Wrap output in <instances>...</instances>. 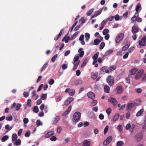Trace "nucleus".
Returning <instances> with one entry per match:
<instances>
[{"instance_id":"nucleus-16","label":"nucleus","mask_w":146,"mask_h":146,"mask_svg":"<svg viewBox=\"0 0 146 146\" xmlns=\"http://www.w3.org/2000/svg\"><path fill=\"white\" fill-rule=\"evenodd\" d=\"M74 98L72 97H69L67 100H66L64 104L66 106L68 105L71 102L74 100Z\"/></svg>"},{"instance_id":"nucleus-2","label":"nucleus","mask_w":146,"mask_h":146,"mask_svg":"<svg viewBox=\"0 0 146 146\" xmlns=\"http://www.w3.org/2000/svg\"><path fill=\"white\" fill-rule=\"evenodd\" d=\"M140 100H137L135 101L134 103H129L127 104V109L128 110H131L134 106V105L137 106L139 104Z\"/></svg>"},{"instance_id":"nucleus-32","label":"nucleus","mask_w":146,"mask_h":146,"mask_svg":"<svg viewBox=\"0 0 146 146\" xmlns=\"http://www.w3.org/2000/svg\"><path fill=\"white\" fill-rule=\"evenodd\" d=\"M110 87L106 85L104 86V91L108 93L109 92Z\"/></svg>"},{"instance_id":"nucleus-47","label":"nucleus","mask_w":146,"mask_h":146,"mask_svg":"<svg viewBox=\"0 0 146 146\" xmlns=\"http://www.w3.org/2000/svg\"><path fill=\"white\" fill-rule=\"evenodd\" d=\"M105 43L104 42H102L100 45V49H102L105 46Z\"/></svg>"},{"instance_id":"nucleus-61","label":"nucleus","mask_w":146,"mask_h":146,"mask_svg":"<svg viewBox=\"0 0 146 146\" xmlns=\"http://www.w3.org/2000/svg\"><path fill=\"white\" fill-rule=\"evenodd\" d=\"M6 119L9 121H11L12 120V117L11 115L8 116L6 117Z\"/></svg>"},{"instance_id":"nucleus-5","label":"nucleus","mask_w":146,"mask_h":146,"mask_svg":"<svg viewBox=\"0 0 146 146\" xmlns=\"http://www.w3.org/2000/svg\"><path fill=\"white\" fill-rule=\"evenodd\" d=\"M106 81L110 86H112L114 84V79L111 76H109L106 79Z\"/></svg>"},{"instance_id":"nucleus-56","label":"nucleus","mask_w":146,"mask_h":146,"mask_svg":"<svg viewBox=\"0 0 146 146\" xmlns=\"http://www.w3.org/2000/svg\"><path fill=\"white\" fill-rule=\"evenodd\" d=\"M100 41L98 39H96L94 40V42L96 45H98L99 44Z\"/></svg>"},{"instance_id":"nucleus-9","label":"nucleus","mask_w":146,"mask_h":146,"mask_svg":"<svg viewBox=\"0 0 146 146\" xmlns=\"http://www.w3.org/2000/svg\"><path fill=\"white\" fill-rule=\"evenodd\" d=\"M124 34L121 33L118 35L116 38L115 41L116 43H118L121 41L123 38Z\"/></svg>"},{"instance_id":"nucleus-35","label":"nucleus","mask_w":146,"mask_h":146,"mask_svg":"<svg viewBox=\"0 0 146 146\" xmlns=\"http://www.w3.org/2000/svg\"><path fill=\"white\" fill-rule=\"evenodd\" d=\"M94 10V9L92 8L90 9L86 13L87 16H90L92 14V13L93 11Z\"/></svg>"},{"instance_id":"nucleus-6","label":"nucleus","mask_w":146,"mask_h":146,"mask_svg":"<svg viewBox=\"0 0 146 146\" xmlns=\"http://www.w3.org/2000/svg\"><path fill=\"white\" fill-rule=\"evenodd\" d=\"M144 72V70L143 69H141L138 71L135 76V79L137 80L139 79L141 77Z\"/></svg>"},{"instance_id":"nucleus-59","label":"nucleus","mask_w":146,"mask_h":146,"mask_svg":"<svg viewBox=\"0 0 146 146\" xmlns=\"http://www.w3.org/2000/svg\"><path fill=\"white\" fill-rule=\"evenodd\" d=\"M107 22V21L106 19L104 20L101 23V26L104 27V25L106 24Z\"/></svg>"},{"instance_id":"nucleus-44","label":"nucleus","mask_w":146,"mask_h":146,"mask_svg":"<svg viewBox=\"0 0 146 146\" xmlns=\"http://www.w3.org/2000/svg\"><path fill=\"white\" fill-rule=\"evenodd\" d=\"M33 111L35 113H37L38 112L39 109L38 107L35 106L33 109Z\"/></svg>"},{"instance_id":"nucleus-14","label":"nucleus","mask_w":146,"mask_h":146,"mask_svg":"<svg viewBox=\"0 0 146 146\" xmlns=\"http://www.w3.org/2000/svg\"><path fill=\"white\" fill-rule=\"evenodd\" d=\"M31 97L35 100H36L38 97V96L36 94L35 91H33L31 93Z\"/></svg>"},{"instance_id":"nucleus-45","label":"nucleus","mask_w":146,"mask_h":146,"mask_svg":"<svg viewBox=\"0 0 146 146\" xmlns=\"http://www.w3.org/2000/svg\"><path fill=\"white\" fill-rule=\"evenodd\" d=\"M48 62H47L46 63H45L44 65L43 66H42V68H41V71H40V72H42V71L44 70L45 69V68L47 67V66H48Z\"/></svg>"},{"instance_id":"nucleus-40","label":"nucleus","mask_w":146,"mask_h":146,"mask_svg":"<svg viewBox=\"0 0 146 146\" xmlns=\"http://www.w3.org/2000/svg\"><path fill=\"white\" fill-rule=\"evenodd\" d=\"M114 19V16H111L110 17H109L106 19V20L108 22V21H112Z\"/></svg>"},{"instance_id":"nucleus-43","label":"nucleus","mask_w":146,"mask_h":146,"mask_svg":"<svg viewBox=\"0 0 146 146\" xmlns=\"http://www.w3.org/2000/svg\"><path fill=\"white\" fill-rule=\"evenodd\" d=\"M141 81L144 82H146V72L144 73L141 78Z\"/></svg>"},{"instance_id":"nucleus-8","label":"nucleus","mask_w":146,"mask_h":146,"mask_svg":"<svg viewBox=\"0 0 146 146\" xmlns=\"http://www.w3.org/2000/svg\"><path fill=\"white\" fill-rule=\"evenodd\" d=\"M139 31V29L138 27L136 24H135L132 28L131 32L133 34H135Z\"/></svg>"},{"instance_id":"nucleus-37","label":"nucleus","mask_w":146,"mask_h":146,"mask_svg":"<svg viewBox=\"0 0 146 146\" xmlns=\"http://www.w3.org/2000/svg\"><path fill=\"white\" fill-rule=\"evenodd\" d=\"M47 97V94H42L40 97V98L42 100H45Z\"/></svg>"},{"instance_id":"nucleus-41","label":"nucleus","mask_w":146,"mask_h":146,"mask_svg":"<svg viewBox=\"0 0 146 146\" xmlns=\"http://www.w3.org/2000/svg\"><path fill=\"white\" fill-rule=\"evenodd\" d=\"M114 18L116 21H118L120 19V17L119 15H116L114 16ZM121 19L122 17H121L120 20H121Z\"/></svg>"},{"instance_id":"nucleus-46","label":"nucleus","mask_w":146,"mask_h":146,"mask_svg":"<svg viewBox=\"0 0 146 146\" xmlns=\"http://www.w3.org/2000/svg\"><path fill=\"white\" fill-rule=\"evenodd\" d=\"M57 54H56L52 58L51 60L53 62H55V60L57 57Z\"/></svg>"},{"instance_id":"nucleus-62","label":"nucleus","mask_w":146,"mask_h":146,"mask_svg":"<svg viewBox=\"0 0 146 146\" xmlns=\"http://www.w3.org/2000/svg\"><path fill=\"white\" fill-rule=\"evenodd\" d=\"M116 68V66L115 65H113L111 66L110 68L109 69L110 70H114Z\"/></svg>"},{"instance_id":"nucleus-50","label":"nucleus","mask_w":146,"mask_h":146,"mask_svg":"<svg viewBox=\"0 0 146 146\" xmlns=\"http://www.w3.org/2000/svg\"><path fill=\"white\" fill-rule=\"evenodd\" d=\"M31 99H29L27 100V106L29 107H31Z\"/></svg>"},{"instance_id":"nucleus-3","label":"nucleus","mask_w":146,"mask_h":146,"mask_svg":"<svg viewBox=\"0 0 146 146\" xmlns=\"http://www.w3.org/2000/svg\"><path fill=\"white\" fill-rule=\"evenodd\" d=\"M80 63V61L78 60V56L74 57V59L73 64L74 66L73 68V70H75L77 68Z\"/></svg>"},{"instance_id":"nucleus-21","label":"nucleus","mask_w":146,"mask_h":146,"mask_svg":"<svg viewBox=\"0 0 146 146\" xmlns=\"http://www.w3.org/2000/svg\"><path fill=\"white\" fill-rule=\"evenodd\" d=\"M102 12V10L100 9L95 12V13L92 16L91 18L95 17L99 15Z\"/></svg>"},{"instance_id":"nucleus-51","label":"nucleus","mask_w":146,"mask_h":146,"mask_svg":"<svg viewBox=\"0 0 146 146\" xmlns=\"http://www.w3.org/2000/svg\"><path fill=\"white\" fill-rule=\"evenodd\" d=\"M97 102L96 100H94L91 103V105L92 106H94L97 104Z\"/></svg>"},{"instance_id":"nucleus-63","label":"nucleus","mask_w":146,"mask_h":146,"mask_svg":"<svg viewBox=\"0 0 146 146\" xmlns=\"http://www.w3.org/2000/svg\"><path fill=\"white\" fill-rule=\"evenodd\" d=\"M62 130V128L60 126H58L57 128V131L58 133H60L61 132Z\"/></svg>"},{"instance_id":"nucleus-22","label":"nucleus","mask_w":146,"mask_h":146,"mask_svg":"<svg viewBox=\"0 0 146 146\" xmlns=\"http://www.w3.org/2000/svg\"><path fill=\"white\" fill-rule=\"evenodd\" d=\"M13 143L14 145L18 146L21 144V141L20 139H18L16 141L12 142Z\"/></svg>"},{"instance_id":"nucleus-1","label":"nucleus","mask_w":146,"mask_h":146,"mask_svg":"<svg viewBox=\"0 0 146 146\" xmlns=\"http://www.w3.org/2000/svg\"><path fill=\"white\" fill-rule=\"evenodd\" d=\"M81 116V113L78 111L75 113L73 116V121L74 122L76 123L80 120Z\"/></svg>"},{"instance_id":"nucleus-18","label":"nucleus","mask_w":146,"mask_h":146,"mask_svg":"<svg viewBox=\"0 0 146 146\" xmlns=\"http://www.w3.org/2000/svg\"><path fill=\"white\" fill-rule=\"evenodd\" d=\"M60 116H58L54 117L52 120V124L54 125L56 124L60 119Z\"/></svg>"},{"instance_id":"nucleus-10","label":"nucleus","mask_w":146,"mask_h":146,"mask_svg":"<svg viewBox=\"0 0 146 146\" xmlns=\"http://www.w3.org/2000/svg\"><path fill=\"white\" fill-rule=\"evenodd\" d=\"M139 44L140 46H144L146 44V37L145 36L139 41Z\"/></svg>"},{"instance_id":"nucleus-38","label":"nucleus","mask_w":146,"mask_h":146,"mask_svg":"<svg viewBox=\"0 0 146 146\" xmlns=\"http://www.w3.org/2000/svg\"><path fill=\"white\" fill-rule=\"evenodd\" d=\"M124 144L123 142L120 141L117 142L116 144L117 146H121L123 145Z\"/></svg>"},{"instance_id":"nucleus-49","label":"nucleus","mask_w":146,"mask_h":146,"mask_svg":"<svg viewBox=\"0 0 146 146\" xmlns=\"http://www.w3.org/2000/svg\"><path fill=\"white\" fill-rule=\"evenodd\" d=\"M36 125L37 126H38L40 125H42V123L41 122L39 119L37 120L36 122Z\"/></svg>"},{"instance_id":"nucleus-55","label":"nucleus","mask_w":146,"mask_h":146,"mask_svg":"<svg viewBox=\"0 0 146 146\" xmlns=\"http://www.w3.org/2000/svg\"><path fill=\"white\" fill-rule=\"evenodd\" d=\"M111 109L110 108H109L106 110V112L108 115H109L111 111Z\"/></svg>"},{"instance_id":"nucleus-57","label":"nucleus","mask_w":146,"mask_h":146,"mask_svg":"<svg viewBox=\"0 0 146 146\" xmlns=\"http://www.w3.org/2000/svg\"><path fill=\"white\" fill-rule=\"evenodd\" d=\"M109 30L108 29H105L103 32V34L104 35H105L107 34L109 32Z\"/></svg>"},{"instance_id":"nucleus-54","label":"nucleus","mask_w":146,"mask_h":146,"mask_svg":"<svg viewBox=\"0 0 146 146\" xmlns=\"http://www.w3.org/2000/svg\"><path fill=\"white\" fill-rule=\"evenodd\" d=\"M21 105L19 104H17L16 106V110H19L20 108L21 107Z\"/></svg>"},{"instance_id":"nucleus-25","label":"nucleus","mask_w":146,"mask_h":146,"mask_svg":"<svg viewBox=\"0 0 146 146\" xmlns=\"http://www.w3.org/2000/svg\"><path fill=\"white\" fill-rule=\"evenodd\" d=\"M88 60L89 58H86L83 61V63L81 65V67H83L86 64V63L88 62Z\"/></svg>"},{"instance_id":"nucleus-13","label":"nucleus","mask_w":146,"mask_h":146,"mask_svg":"<svg viewBox=\"0 0 146 146\" xmlns=\"http://www.w3.org/2000/svg\"><path fill=\"white\" fill-rule=\"evenodd\" d=\"M109 102L114 106H115L117 103V102L115 98H111L108 99Z\"/></svg>"},{"instance_id":"nucleus-19","label":"nucleus","mask_w":146,"mask_h":146,"mask_svg":"<svg viewBox=\"0 0 146 146\" xmlns=\"http://www.w3.org/2000/svg\"><path fill=\"white\" fill-rule=\"evenodd\" d=\"M90 141L87 140L84 141L82 143V146H90Z\"/></svg>"},{"instance_id":"nucleus-60","label":"nucleus","mask_w":146,"mask_h":146,"mask_svg":"<svg viewBox=\"0 0 146 146\" xmlns=\"http://www.w3.org/2000/svg\"><path fill=\"white\" fill-rule=\"evenodd\" d=\"M54 80L51 79L49 81L48 83L50 85H52L54 83Z\"/></svg>"},{"instance_id":"nucleus-23","label":"nucleus","mask_w":146,"mask_h":146,"mask_svg":"<svg viewBox=\"0 0 146 146\" xmlns=\"http://www.w3.org/2000/svg\"><path fill=\"white\" fill-rule=\"evenodd\" d=\"M54 134V132L52 131H50L48 132L45 135V137L46 138H48L52 136Z\"/></svg>"},{"instance_id":"nucleus-34","label":"nucleus","mask_w":146,"mask_h":146,"mask_svg":"<svg viewBox=\"0 0 146 146\" xmlns=\"http://www.w3.org/2000/svg\"><path fill=\"white\" fill-rule=\"evenodd\" d=\"M85 41L86 42L88 41L90 38V35L88 33H86L85 34Z\"/></svg>"},{"instance_id":"nucleus-12","label":"nucleus","mask_w":146,"mask_h":146,"mask_svg":"<svg viewBox=\"0 0 146 146\" xmlns=\"http://www.w3.org/2000/svg\"><path fill=\"white\" fill-rule=\"evenodd\" d=\"M78 52L80 53V54L78 55H76L75 57H78L79 60L80 57H82L83 56L84 52V51H83V49L82 48H79Z\"/></svg>"},{"instance_id":"nucleus-15","label":"nucleus","mask_w":146,"mask_h":146,"mask_svg":"<svg viewBox=\"0 0 146 146\" xmlns=\"http://www.w3.org/2000/svg\"><path fill=\"white\" fill-rule=\"evenodd\" d=\"M116 93L117 94L121 93L123 91V88L121 86H117L116 88Z\"/></svg>"},{"instance_id":"nucleus-42","label":"nucleus","mask_w":146,"mask_h":146,"mask_svg":"<svg viewBox=\"0 0 146 146\" xmlns=\"http://www.w3.org/2000/svg\"><path fill=\"white\" fill-rule=\"evenodd\" d=\"M82 83V81L80 80H78L76 81L75 82V84L76 85H77L78 84H81Z\"/></svg>"},{"instance_id":"nucleus-30","label":"nucleus","mask_w":146,"mask_h":146,"mask_svg":"<svg viewBox=\"0 0 146 146\" xmlns=\"http://www.w3.org/2000/svg\"><path fill=\"white\" fill-rule=\"evenodd\" d=\"M9 137L7 135H5L1 139V141L3 142H5L7 141L9 139Z\"/></svg>"},{"instance_id":"nucleus-48","label":"nucleus","mask_w":146,"mask_h":146,"mask_svg":"<svg viewBox=\"0 0 146 146\" xmlns=\"http://www.w3.org/2000/svg\"><path fill=\"white\" fill-rule=\"evenodd\" d=\"M117 128L119 132H121L123 130V127L121 125H118Z\"/></svg>"},{"instance_id":"nucleus-58","label":"nucleus","mask_w":146,"mask_h":146,"mask_svg":"<svg viewBox=\"0 0 146 146\" xmlns=\"http://www.w3.org/2000/svg\"><path fill=\"white\" fill-rule=\"evenodd\" d=\"M109 128V126L108 125H107L105 127L104 129V134H106V132H107L108 131V130Z\"/></svg>"},{"instance_id":"nucleus-27","label":"nucleus","mask_w":146,"mask_h":146,"mask_svg":"<svg viewBox=\"0 0 146 146\" xmlns=\"http://www.w3.org/2000/svg\"><path fill=\"white\" fill-rule=\"evenodd\" d=\"M119 114L118 113L116 114L113 119V121L115 122L119 118Z\"/></svg>"},{"instance_id":"nucleus-28","label":"nucleus","mask_w":146,"mask_h":146,"mask_svg":"<svg viewBox=\"0 0 146 146\" xmlns=\"http://www.w3.org/2000/svg\"><path fill=\"white\" fill-rule=\"evenodd\" d=\"M141 5L140 3H138L136 7V8L135 9V11L136 12H137L138 11V10L140 9L141 10Z\"/></svg>"},{"instance_id":"nucleus-33","label":"nucleus","mask_w":146,"mask_h":146,"mask_svg":"<svg viewBox=\"0 0 146 146\" xmlns=\"http://www.w3.org/2000/svg\"><path fill=\"white\" fill-rule=\"evenodd\" d=\"M99 55V53L97 52L96 53L94 54L93 57V59L94 60H96L98 57V55Z\"/></svg>"},{"instance_id":"nucleus-7","label":"nucleus","mask_w":146,"mask_h":146,"mask_svg":"<svg viewBox=\"0 0 146 146\" xmlns=\"http://www.w3.org/2000/svg\"><path fill=\"white\" fill-rule=\"evenodd\" d=\"M66 93L69 92V94L70 96H73L75 93V90L73 89L66 88L65 91Z\"/></svg>"},{"instance_id":"nucleus-24","label":"nucleus","mask_w":146,"mask_h":146,"mask_svg":"<svg viewBox=\"0 0 146 146\" xmlns=\"http://www.w3.org/2000/svg\"><path fill=\"white\" fill-rule=\"evenodd\" d=\"M137 70V69L135 68H133L129 71V73L131 75H133L135 74Z\"/></svg>"},{"instance_id":"nucleus-20","label":"nucleus","mask_w":146,"mask_h":146,"mask_svg":"<svg viewBox=\"0 0 146 146\" xmlns=\"http://www.w3.org/2000/svg\"><path fill=\"white\" fill-rule=\"evenodd\" d=\"M72 108V106H70L67 110H66L64 113L62 114V115L63 116H65L67 114H68L70 112V111H71Z\"/></svg>"},{"instance_id":"nucleus-4","label":"nucleus","mask_w":146,"mask_h":146,"mask_svg":"<svg viewBox=\"0 0 146 146\" xmlns=\"http://www.w3.org/2000/svg\"><path fill=\"white\" fill-rule=\"evenodd\" d=\"M143 135L142 133H140L136 134L134 137L135 140L139 142L142 140L143 138Z\"/></svg>"},{"instance_id":"nucleus-36","label":"nucleus","mask_w":146,"mask_h":146,"mask_svg":"<svg viewBox=\"0 0 146 146\" xmlns=\"http://www.w3.org/2000/svg\"><path fill=\"white\" fill-rule=\"evenodd\" d=\"M98 75L97 72H95L92 74V77L93 79H96Z\"/></svg>"},{"instance_id":"nucleus-64","label":"nucleus","mask_w":146,"mask_h":146,"mask_svg":"<svg viewBox=\"0 0 146 146\" xmlns=\"http://www.w3.org/2000/svg\"><path fill=\"white\" fill-rule=\"evenodd\" d=\"M129 54V52H127L123 56V59L127 58L128 57Z\"/></svg>"},{"instance_id":"nucleus-39","label":"nucleus","mask_w":146,"mask_h":146,"mask_svg":"<svg viewBox=\"0 0 146 146\" xmlns=\"http://www.w3.org/2000/svg\"><path fill=\"white\" fill-rule=\"evenodd\" d=\"M129 45L128 44H127V45L124 46L122 48V50L124 51L127 49L129 47Z\"/></svg>"},{"instance_id":"nucleus-26","label":"nucleus","mask_w":146,"mask_h":146,"mask_svg":"<svg viewBox=\"0 0 146 146\" xmlns=\"http://www.w3.org/2000/svg\"><path fill=\"white\" fill-rule=\"evenodd\" d=\"M144 111L143 109H141L139 111L136 113V116L139 117L141 115Z\"/></svg>"},{"instance_id":"nucleus-31","label":"nucleus","mask_w":146,"mask_h":146,"mask_svg":"<svg viewBox=\"0 0 146 146\" xmlns=\"http://www.w3.org/2000/svg\"><path fill=\"white\" fill-rule=\"evenodd\" d=\"M113 50L112 49H110L107 50L105 53V55L106 56L108 55L113 52Z\"/></svg>"},{"instance_id":"nucleus-29","label":"nucleus","mask_w":146,"mask_h":146,"mask_svg":"<svg viewBox=\"0 0 146 146\" xmlns=\"http://www.w3.org/2000/svg\"><path fill=\"white\" fill-rule=\"evenodd\" d=\"M17 136L16 134L14 133L13 134L12 136V142H13L15 141V140L17 139Z\"/></svg>"},{"instance_id":"nucleus-53","label":"nucleus","mask_w":146,"mask_h":146,"mask_svg":"<svg viewBox=\"0 0 146 146\" xmlns=\"http://www.w3.org/2000/svg\"><path fill=\"white\" fill-rule=\"evenodd\" d=\"M77 22L78 21H76L75 23H74L73 25L72 26L71 29L69 31H70V32H71L72 31L74 27L77 25Z\"/></svg>"},{"instance_id":"nucleus-52","label":"nucleus","mask_w":146,"mask_h":146,"mask_svg":"<svg viewBox=\"0 0 146 146\" xmlns=\"http://www.w3.org/2000/svg\"><path fill=\"white\" fill-rule=\"evenodd\" d=\"M31 134V133L29 130L27 131L25 133V135L26 137H29Z\"/></svg>"},{"instance_id":"nucleus-17","label":"nucleus","mask_w":146,"mask_h":146,"mask_svg":"<svg viewBox=\"0 0 146 146\" xmlns=\"http://www.w3.org/2000/svg\"><path fill=\"white\" fill-rule=\"evenodd\" d=\"M88 96V98L92 99H94L95 97V94L93 93L92 92H90L87 94Z\"/></svg>"},{"instance_id":"nucleus-11","label":"nucleus","mask_w":146,"mask_h":146,"mask_svg":"<svg viewBox=\"0 0 146 146\" xmlns=\"http://www.w3.org/2000/svg\"><path fill=\"white\" fill-rule=\"evenodd\" d=\"M112 137L111 136L108 137L106 139V140H105L104 141L103 143L104 145H106L109 144L110 143V142L111 141L112 139Z\"/></svg>"}]
</instances>
